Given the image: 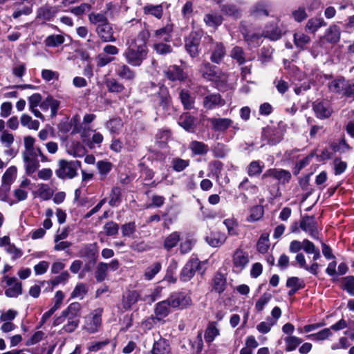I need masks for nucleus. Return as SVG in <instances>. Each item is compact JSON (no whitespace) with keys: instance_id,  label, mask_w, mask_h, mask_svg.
Instances as JSON below:
<instances>
[{"instance_id":"ea45409f","label":"nucleus","mask_w":354,"mask_h":354,"mask_svg":"<svg viewBox=\"0 0 354 354\" xmlns=\"http://www.w3.org/2000/svg\"><path fill=\"white\" fill-rule=\"evenodd\" d=\"M345 86L346 81L343 77L335 79L328 84L329 90L337 93H344Z\"/></svg>"},{"instance_id":"e433bc0d","label":"nucleus","mask_w":354,"mask_h":354,"mask_svg":"<svg viewBox=\"0 0 354 354\" xmlns=\"http://www.w3.org/2000/svg\"><path fill=\"white\" fill-rule=\"evenodd\" d=\"M26 172L30 176L39 167V162L37 157L23 159Z\"/></svg>"},{"instance_id":"a878e982","label":"nucleus","mask_w":354,"mask_h":354,"mask_svg":"<svg viewBox=\"0 0 354 354\" xmlns=\"http://www.w3.org/2000/svg\"><path fill=\"white\" fill-rule=\"evenodd\" d=\"M171 307L169 299L158 302L155 308L156 317L160 320L166 317L169 313V308Z\"/></svg>"},{"instance_id":"4468645a","label":"nucleus","mask_w":354,"mask_h":354,"mask_svg":"<svg viewBox=\"0 0 354 354\" xmlns=\"http://www.w3.org/2000/svg\"><path fill=\"white\" fill-rule=\"evenodd\" d=\"M226 54V49L221 42L213 43L211 48L210 60L215 64H219L223 61Z\"/></svg>"},{"instance_id":"39448f33","label":"nucleus","mask_w":354,"mask_h":354,"mask_svg":"<svg viewBox=\"0 0 354 354\" xmlns=\"http://www.w3.org/2000/svg\"><path fill=\"white\" fill-rule=\"evenodd\" d=\"M232 257V270L236 273L242 272L249 263L248 253L242 249H236Z\"/></svg>"},{"instance_id":"bf43d9fd","label":"nucleus","mask_w":354,"mask_h":354,"mask_svg":"<svg viewBox=\"0 0 354 354\" xmlns=\"http://www.w3.org/2000/svg\"><path fill=\"white\" fill-rule=\"evenodd\" d=\"M178 123L186 131H191L194 128V118L188 115H183Z\"/></svg>"},{"instance_id":"13d9d810","label":"nucleus","mask_w":354,"mask_h":354,"mask_svg":"<svg viewBox=\"0 0 354 354\" xmlns=\"http://www.w3.org/2000/svg\"><path fill=\"white\" fill-rule=\"evenodd\" d=\"M154 50L159 55H167L172 52V47L169 45L164 44L163 41H158L153 45Z\"/></svg>"},{"instance_id":"de8ad7c7","label":"nucleus","mask_w":354,"mask_h":354,"mask_svg":"<svg viewBox=\"0 0 354 354\" xmlns=\"http://www.w3.org/2000/svg\"><path fill=\"white\" fill-rule=\"evenodd\" d=\"M264 37L268 38L270 40H277L281 37V30L274 25L266 26L263 30Z\"/></svg>"},{"instance_id":"c85d7f7f","label":"nucleus","mask_w":354,"mask_h":354,"mask_svg":"<svg viewBox=\"0 0 354 354\" xmlns=\"http://www.w3.org/2000/svg\"><path fill=\"white\" fill-rule=\"evenodd\" d=\"M123 127V122L120 118H113L109 120L106 124V128L111 133L118 135Z\"/></svg>"},{"instance_id":"c9c22d12","label":"nucleus","mask_w":354,"mask_h":354,"mask_svg":"<svg viewBox=\"0 0 354 354\" xmlns=\"http://www.w3.org/2000/svg\"><path fill=\"white\" fill-rule=\"evenodd\" d=\"M140 297L139 293L137 291L133 290L127 292V295L124 297L122 304L125 309L130 308L134 304H136Z\"/></svg>"},{"instance_id":"5fc2aeb1","label":"nucleus","mask_w":354,"mask_h":354,"mask_svg":"<svg viewBox=\"0 0 354 354\" xmlns=\"http://www.w3.org/2000/svg\"><path fill=\"white\" fill-rule=\"evenodd\" d=\"M88 288L86 284L83 283H79L76 285L74 290L71 293L72 298H77L82 299L86 295Z\"/></svg>"},{"instance_id":"3c124183","label":"nucleus","mask_w":354,"mask_h":354,"mask_svg":"<svg viewBox=\"0 0 354 354\" xmlns=\"http://www.w3.org/2000/svg\"><path fill=\"white\" fill-rule=\"evenodd\" d=\"M171 164L175 171L180 172L189 165V160H184L180 158H174L171 160Z\"/></svg>"},{"instance_id":"2f4dec72","label":"nucleus","mask_w":354,"mask_h":354,"mask_svg":"<svg viewBox=\"0 0 354 354\" xmlns=\"http://www.w3.org/2000/svg\"><path fill=\"white\" fill-rule=\"evenodd\" d=\"M169 353V347L165 339H159L155 342L151 350V354H168Z\"/></svg>"},{"instance_id":"cd10ccee","label":"nucleus","mask_w":354,"mask_h":354,"mask_svg":"<svg viewBox=\"0 0 354 354\" xmlns=\"http://www.w3.org/2000/svg\"><path fill=\"white\" fill-rule=\"evenodd\" d=\"M220 335V330L217 327V323L212 322L209 323L205 333V339L207 342L210 343Z\"/></svg>"},{"instance_id":"dca6fc26","label":"nucleus","mask_w":354,"mask_h":354,"mask_svg":"<svg viewBox=\"0 0 354 354\" xmlns=\"http://www.w3.org/2000/svg\"><path fill=\"white\" fill-rule=\"evenodd\" d=\"M213 130L215 131H225L228 128L232 127L236 129L239 127L234 126V122L230 118H213L210 120Z\"/></svg>"},{"instance_id":"20e7f679","label":"nucleus","mask_w":354,"mask_h":354,"mask_svg":"<svg viewBox=\"0 0 354 354\" xmlns=\"http://www.w3.org/2000/svg\"><path fill=\"white\" fill-rule=\"evenodd\" d=\"M102 309H96L84 317L83 330L88 333H97L102 325Z\"/></svg>"},{"instance_id":"864d4df0","label":"nucleus","mask_w":354,"mask_h":354,"mask_svg":"<svg viewBox=\"0 0 354 354\" xmlns=\"http://www.w3.org/2000/svg\"><path fill=\"white\" fill-rule=\"evenodd\" d=\"M264 167V164L260 161L254 160L250 162L248 167V174L254 176L260 174Z\"/></svg>"},{"instance_id":"338daca9","label":"nucleus","mask_w":354,"mask_h":354,"mask_svg":"<svg viewBox=\"0 0 354 354\" xmlns=\"http://www.w3.org/2000/svg\"><path fill=\"white\" fill-rule=\"evenodd\" d=\"M263 215V209L261 206H255L251 209L250 214L248 218V221H257Z\"/></svg>"},{"instance_id":"37998d69","label":"nucleus","mask_w":354,"mask_h":354,"mask_svg":"<svg viewBox=\"0 0 354 354\" xmlns=\"http://www.w3.org/2000/svg\"><path fill=\"white\" fill-rule=\"evenodd\" d=\"M286 344V351L288 352L292 351L302 343L303 340L297 337L288 335L284 338Z\"/></svg>"},{"instance_id":"0eeeda50","label":"nucleus","mask_w":354,"mask_h":354,"mask_svg":"<svg viewBox=\"0 0 354 354\" xmlns=\"http://www.w3.org/2000/svg\"><path fill=\"white\" fill-rule=\"evenodd\" d=\"M199 71L203 78L209 81H216L224 76L216 66L211 65L209 62L203 63Z\"/></svg>"},{"instance_id":"c03bdc74","label":"nucleus","mask_w":354,"mask_h":354,"mask_svg":"<svg viewBox=\"0 0 354 354\" xmlns=\"http://www.w3.org/2000/svg\"><path fill=\"white\" fill-rule=\"evenodd\" d=\"M105 85L111 93H122L124 90V85L113 78L106 80Z\"/></svg>"},{"instance_id":"6e6d98bb","label":"nucleus","mask_w":354,"mask_h":354,"mask_svg":"<svg viewBox=\"0 0 354 354\" xmlns=\"http://www.w3.org/2000/svg\"><path fill=\"white\" fill-rule=\"evenodd\" d=\"M223 224L227 227L229 235L235 236L238 234V222L236 219H234V218H227L224 220Z\"/></svg>"},{"instance_id":"ddd939ff","label":"nucleus","mask_w":354,"mask_h":354,"mask_svg":"<svg viewBox=\"0 0 354 354\" xmlns=\"http://www.w3.org/2000/svg\"><path fill=\"white\" fill-rule=\"evenodd\" d=\"M313 110L318 118H328L332 113V109L327 100L316 101L313 105Z\"/></svg>"},{"instance_id":"7c9ffc66","label":"nucleus","mask_w":354,"mask_h":354,"mask_svg":"<svg viewBox=\"0 0 354 354\" xmlns=\"http://www.w3.org/2000/svg\"><path fill=\"white\" fill-rule=\"evenodd\" d=\"M165 75L171 81L183 80L185 78L183 70L177 66H170L165 71Z\"/></svg>"},{"instance_id":"0e129e2a","label":"nucleus","mask_w":354,"mask_h":354,"mask_svg":"<svg viewBox=\"0 0 354 354\" xmlns=\"http://www.w3.org/2000/svg\"><path fill=\"white\" fill-rule=\"evenodd\" d=\"M344 289L351 296H354V277L348 276L342 280Z\"/></svg>"},{"instance_id":"5701e85b","label":"nucleus","mask_w":354,"mask_h":354,"mask_svg":"<svg viewBox=\"0 0 354 354\" xmlns=\"http://www.w3.org/2000/svg\"><path fill=\"white\" fill-rule=\"evenodd\" d=\"M227 236L225 233L220 232H212L206 237L207 243L212 247L217 248L221 246L226 241Z\"/></svg>"},{"instance_id":"e2e57ef3","label":"nucleus","mask_w":354,"mask_h":354,"mask_svg":"<svg viewBox=\"0 0 354 354\" xmlns=\"http://www.w3.org/2000/svg\"><path fill=\"white\" fill-rule=\"evenodd\" d=\"M180 97L185 109H191L194 106V99L187 91L183 90L180 93Z\"/></svg>"},{"instance_id":"69168bd1","label":"nucleus","mask_w":354,"mask_h":354,"mask_svg":"<svg viewBox=\"0 0 354 354\" xmlns=\"http://www.w3.org/2000/svg\"><path fill=\"white\" fill-rule=\"evenodd\" d=\"M334 174L340 175L345 171L347 168V163L339 158H335L333 161Z\"/></svg>"},{"instance_id":"8fccbe9b","label":"nucleus","mask_w":354,"mask_h":354,"mask_svg":"<svg viewBox=\"0 0 354 354\" xmlns=\"http://www.w3.org/2000/svg\"><path fill=\"white\" fill-rule=\"evenodd\" d=\"M263 35V31L262 32H249L244 35V39L247 42L252 44L254 46H257L259 45L260 39L264 37Z\"/></svg>"},{"instance_id":"f3484780","label":"nucleus","mask_w":354,"mask_h":354,"mask_svg":"<svg viewBox=\"0 0 354 354\" xmlns=\"http://www.w3.org/2000/svg\"><path fill=\"white\" fill-rule=\"evenodd\" d=\"M225 104V100L218 93L207 95L203 100V106L209 110L214 109L217 106H222Z\"/></svg>"},{"instance_id":"2eb2a0df","label":"nucleus","mask_w":354,"mask_h":354,"mask_svg":"<svg viewBox=\"0 0 354 354\" xmlns=\"http://www.w3.org/2000/svg\"><path fill=\"white\" fill-rule=\"evenodd\" d=\"M95 31L99 37L104 42L115 41V38L113 36V30L109 22L106 24L96 27Z\"/></svg>"},{"instance_id":"052dcab7","label":"nucleus","mask_w":354,"mask_h":354,"mask_svg":"<svg viewBox=\"0 0 354 354\" xmlns=\"http://www.w3.org/2000/svg\"><path fill=\"white\" fill-rule=\"evenodd\" d=\"M121 202V191L119 187H113L110 194L109 205L111 206H117Z\"/></svg>"},{"instance_id":"4c0bfd02","label":"nucleus","mask_w":354,"mask_h":354,"mask_svg":"<svg viewBox=\"0 0 354 354\" xmlns=\"http://www.w3.org/2000/svg\"><path fill=\"white\" fill-rule=\"evenodd\" d=\"M20 122L23 127H27L29 129L37 130L39 127V122L32 120L30 115L26 113L21 115Z\"/></svg>"},{"instance_id":"a19ab883","label":"nucleus","mask_w":354,"mask_h":354,"mask_svg":"<svg viewBox=\"0 0 354 354\" xmlns=\"http://www.w3.org/2000/svg\"><path fill=\"white\" fill-rule=\"evenodd\" d=\"M230 57L236 61L239 65H243L246 62L245 53L240 46H234L230 51Z\"/></svg>"},{"instance_id":"f03ea898","label":"nucleus","mask_w":354,"mask_h":354,"mask_svg":"<svg viewBox=\"0 0 354 354\" xmlns=\"http://www.w3.org/2000/svg\"><path fill=\"white\" fill-rule=\"evenodd\" d=\"M81 162L78 160L68 161L64 159L58 161V168L55 170L56 176L61 179H72L77 175V169Z\"/></svg>"},{"instance_id":"c756f323","label":"nucleus","mask_w":354,"mask_h":354,"mask_svg":"<svg viewBox=\"0 0 354 354\" xmlns=\"http://www.w3.org/2000/svg\"><path fill=\"white\" fill-rule=\"evenodd\" d=\"M180 240V234L178 232H174L165 237L163 246L165 249L169 250L176 246Z\"/></svg>"},{"instance_id":"473e14b6","label":"nucleus","mask_w":354,"mask_h":354,"mask_svg":"<svg viewBox=\"0 0 354 354\" xmlns=\"http://www.w3.org/2000/svg\"><path fill=\"white\" fill-rule=\"evenodd\" d=\"M89 22L96 27L103 26L109 22L106 15L101 12H91L88 15Z\"/></svg>"},{"instance_id":"393cba45","label":"nucleus","mask_w":354,"mask_h":354,"mask_svg":"<svg viewBox=\"0 0 354 354\" xmlns=\"http://www.w3.org/2000/svg\"><path fill=\"white\" fill-rule=\"evenodd\" d=\"M41 109L46 111L48 109L51 110V116L54 117L59 107V102L50 96L47 97L39 105Z\"/></svg>"},{"instance_id":"f704fd0d","label":"nucleus","mask_w":354,"mask_h":354,"mask_svg":"<svg viewBox=\"0 0 354 354\" xmlns=\"http://www.w3.org/2000/svg\"><path fill=\"white\" fill-rule=\"evenodd\" d=\"M98 253L96 244H89L84 246L80 251L81 257L95 259Z\"/></svg>"},{"instance_id":"412c9836","label":"nucleus","mask_w":354,"mask_h":354,"mask_svg":"<svg viewBox=\"0 0 354 354\" xmlns=\"http://www.w3.org/2000/svg\"><path fill=\"white\" fill-rule=\"evenodd\" d=\"M116 74L120 79L128 82H133L136 77L135 71L124 64L118 66Z\"/></svg>"},{"instance_id":"f257e3e1","label":"nucleus","mask_w":354,"mask_h":354,"mask_svg":"<svg viewBox=\"0 0 354 354\" xmlns=\"http://www.w3.org/2000/svg\"><path fill=\"white\" fill-rule=\"evenodd\" d=\"M149 36V32L145 29L141 30L136 37L127 39V48L123 53V56L129 65L140 66L146 59L148 53L147 44Z\"/></svg>"},{"instance_id":"9b49d317","label":"nucleus","mask_w":354,"mask_h":354,"mask_svg":"<svg viewBox=\"0 0 354 354\" xmlns=\"http://www.w3.org/2000/svg\"><path fill=\"white\" fill-rule=\"evenodd\" d=\"M201 41L200 34L197 32H191L189 37L186 41L185 48L192 57L198 55V46Z\"/></svg>"},{"instance_id":"bb28decb","label":"nucleus","mask_w":354,"mask_h":354,"mask_svg":"<svg viewBox=\"0 0 354 354\" xmlns=\"http://www.w3.org/2000/svg\"><path fill=\"white\" fill-rule=\"evenodd\" d=\"M301 250L308 254L310 253V241L308 239H304L302 242L296 240L290 242L289 246L290 252L298 254Z\"/></svg>"},{"instance_id":"6e6552de","label":"nucleus","mask_w":354,"mask_h":354,"mask_svg":"<svg viewBox=\"0 0 354 354\" xmlns=\"http://www.w3.org/2000/svg\"><path fill=\"white\" fill-rule=\"evenodd\" d=\"M3 282L8 287L5 290V295L8 297H17L21 294V283L15 277L5 276Z\"/></svg>"},{"instance_id":"9d476101","label":"nucleus","mask_w":354,"mask_h":354,"mask_svg":"<svg viewBox=\"0 0 354 354\" xmlns=\"http://www.w3.org/2000/svg\"><path fill=\"white\" fill-rule=\"evenodd\" d=\"M200 266V262L196 259L189 260L181 271L180 279L184 281H189L195 274Z\"/></svg>"},{"instance_id":"4d7b16f0","label":"nucleus","mask_w":354,"mask_h":354,"mask_svg":"<svg viewBox=\"0 0 354 354\" xmlns=\"http://www.w3.org/2000/svg\"><path fill=\"white\" fill-rule=\"evenodd\" d=\"M276 324V322L272 319L268 318L265 322H261L257 326V330L263 334L269 333L271 328Z\"/></svg>"},{"instance_id":"774afa93","label":"nucleus","mask_w":354,"mask_h":354,"mask_svg":"<svg viewBox=\"0 0 354 354\" xmlns=\"http://www.w3.org/2000/svg\"><path fill=\"white\" fill-rule=\"evenodd\" d=\"M5 250L11 256L12 259L13 260L19 259L24 254L23 251L20 248H17L12 243L9 245Z\"/></svg>"},{"instance_id":"72a5a7b5","label":"nucleus","mask_w":354,"mask_h":354,"mask_svg":"<svg viewBox=\"0 0 354 354\" xmlns=\"http://www.w3.org/2000/svg\"><path fill=\"white\" fill-rule=\"evenodd\" d=\"M161 263L160 262H154L148 266L144 272V277L145 280L151 281L154 277L160 271Z\"/></svg>"},{"instance_id":"58836bf2","label":"nucleus","mask_w":354,"mask_h":354,"mask_svg":"<svg viewBox=\"0 0 354 354\" xmlns=\"http://www.w3.org/2000/svg\"><path fill=\"white\" fill-rule=\"evenodd\" d=\"M65 41V38L62 35H50L44 40V44L48 47H57Z\"/></svg>"},{"instance_id":"423d86ee","label":"nucleus","mask_w":354,"mask_h":354,"mask_svg":"<svg viewBox=\"0 0 354 354\" xmlns=\"http://www.w3.org/2000/svg\"><path fill=\"white\" fill-rule=\"evenodd\" d=\"M168 299L171 306L174 308L184 309L192 304L190 295L185 292L173 293Z\"/></svg>"},{"instance_id":"6ab92c4d","label":"nucleus","mask_w":354,"mask_h":354,"mask_svg":"<svg viewBox=\"0 0 354 354\" xmlns=\"http://www.w3.org/2000/svg\"><path fill=\"white\" fill-rule=\"evenodd\" d=\"M341 36V29L340 28L335 25H330L325 32V35L324 36V39L331 44H336L340 39Z\"/></svg>"},{"instance_id":"a211bd4d","label":"nucleus","mask_w":354,"mask_h":354,"mask_svg":"<svg viewBox=\"0 0 354 354\" xmlns=\"http://www.w3.org/2000/svg\"><path fill=\"white\" fill-rule=\"evenodd\" d=\"M173 30V24H167L165 26L156 30L155 37L158 41L169 42L172 39L171 32Z\"/></svg>"},{"instance_id":"7ed1b4c3","label":"nucleus","mask_w":354,"mask_h":354,"mask_svg":"<svg viewBox=\"0 0 354 354\" xmlns=\"http://www.w3.org/2000/svg\"><path fill=\"white\" fill-rule=\"evenodd\" d=\"M81 306L77 302L71 304L68 306V313L66 319V323L64 325L62 330L66 333L73 332L79 325L80 310Z\"/></svg>"},{"instance_id":"f8f14e48","label":"nucleus","mask_w":354,"mask_h":354,"mask_svg":"<svg viewBox=\"0 0 354 354\" xmlns=\"http://www.w3.org/2000/svg\"><path fill=\"white\" fill-rule=\"evenodd\" d=\"M58 7L45 5L39 8L37 10V19L44 21H51L57 14Z\"/></svg>"},{"instance_id":"09e8293b","label":"nucleus","mask_w":354,"mask_h":354,"mask_svg":"<svg viewBox=\"0 0 354 354\" xmlns=\"http://www.w3.org/2000/svg\"><path fill=\"white\" fill-rule=\"evenodd\" d=\"M269 247V234L268 233H263L257 242V250L261 254H265L268 252Z\"/></svg>"},{"instance_id":"1a4fd4ad","label":"nucleus","mask_w":354,"mask_h":354,"mask_svg":"<svg viewBox=\"0 0 354 354\" xmlns=\"http://www.w3.org/2000/svg\"><path fill=\"white\" fill-rule=\"evenodd\" d=\"M291 176V174L288 171L282 169H270L266 171L261 178L265 180L268 177H272L277 179L279 183L286 184L289 183Z\"/></svg>"},{"instance_id":"49530a36","label":"nucleus","mask_w":354,"mask_h":354,"mask_svg":"<svg viewBox=\"0 0 354 354\" xmlns=\"http://www.w3.org/2000/svg\"><path fill=\"white\" fill-rule=\"evenodd\" d=\"M205 23L212 27H216L221 24L223 18L218 14L210 13L204 16Z\"/></svg>"},{"instance_id":"aec40b11","label":"nucleus","mask_w":354,"mask_h":354,"mask_svg":"<svg viewBox=\"0 0 354 354\" xmlns=\"http://www.w3.org/2000/svg\"><path fill=\"white\" fill-rule=\"evenodd\" d=\"M227 280L225 275L221 272L216 273L211 282L212 290L221 294L225 290Z\"/></svg>"},{"instance_id":"a18cd8bd","label":"nucleus","mask_w":354,"mask_h":354,"mask_svg":"<svg viewBox=\"0 0 354 354\" xmlns=\"http://www.w3.org/2000/svg\"><path fill=\"white\" fill-rule=\"evenodd\" d=\"M145 14L151 15L158 19H160L162 16L163 9L161 4L160 5H147L143 8Z\"/></svg>"},{"instance_id":"b1692460","label":"nucleus","mask_w":354,"mask_h":354,"mask_svg":"<svg viewBox=\"0 0 354 354\" xmlns=\"http://www.w3.org/2000/svg\"><path fill=\"white\" fill-rule=\"evenodd\" d=\"M37 187V189L32 193L35 197L40 198L43 201L50 200L53 197L54 192L48 185L40 183Z\"/></svg>"},{"instance_id":"603ef678","label":"nucleus","mask_w":354,"mask_h":354,"mask_svg":"<svg viewBox=\"0 0 354 354\" xmlns=\"http://www.w3.org/2000/svg\"><path fill=\"white\" fill-rule=\"evenodd\" d=\"M108 266L106 263L100 262L97 264L96 270L95 272V277L98 282L104 281L107 275Z\"/></svg>"},{"instance_id":"680f3d73","label":"nucleus","mask_w":354,"mask_h":354,"mask_svg":"<svg viewBox=\"0 0 354 354\" xmlns=\"http://www.w3.org/2000/svg\"><path fill=\"white\" fill-rule=\"evenodd\" d=\"M15 141L12 133L8 131H3L0 136V142L6 148H10Z\"/></svg>"},{"instance_id":"4be33fe9","label":"nucleus","mask_w":354,"mask_h":354,"mask_svg":"<svg viewBox=\"0 0 354 354\" xmlns=\"http://www.w3.org/2000/svg\"><path fill=\"white\" fill-rule=\"evenodd\" d=\"M17 176V168L15 166L8 167L1 178V185L6 189H10V185L15 181Z\"/></svg>"},{"instance_id":"79ce46f5","label":"nucleus","mask_w":354,"mask_h":354,"mask_svg":"<svg viewBox=\"0 0 354 354\" xmlns=\"http://www.w3.org/2000/svg\"><path fill=\"white\" fill-rule=\"evenodd\" d=\"M189 149L196 155H203L209 151V147L207 145L198 141H192L189 145Z\"/></svg>"}]
</instances>
